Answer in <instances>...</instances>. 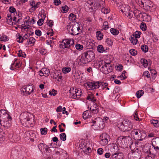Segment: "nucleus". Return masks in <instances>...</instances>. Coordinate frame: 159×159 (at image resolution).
Instances as JSON below:
<instances>
[{"label": "nucleus", "instance_id": "473e14b6", "mask_svg": "<svg viewBox=\"0 0 159 159\" xmlns=\"http://www.w3.org/2000/svg\"><path fill=\"white\" fill-rule=\"evenodd\" d=\"M110 32L113 35H117L119 33L118 30L113 28L111 29Z\"/></svg>", "mask_w": 159, "mask_h": 159}, {"label": "nucleus", "instance_id": "bf43d9fd", "mask_svg": "<svg viewBox=\"0 0 159 159\" xmlns=\"http://www.w3.org/2000/svg\"><path fill=\"white\" fill-rule=\"evenodd\" d=\"M104 152L103 149L102 148H99L97 150L98 154L99 155H102Z\"/></svg>", "mask_w": 159, "mask_h": 159}, {"label": "nucleus", "instance_id": "cd10ccee", "mask_svg": "<svg viewBox=\"0 0 159 159\" xmlns=\"http://www.w3.org/2000/svg\"><path fill=\"white\" fill-rule=\"evenodd\" d=\"M151 123L156 127H159V121L157 120H151Z\"/></svg>", "mask_w": 159, "mask_h": 159}, {"label": "nucleus", "instance_id": "f3484780", "mask_svg": "<svg viewBox=\"0 0 159 159\" xmlns=\"http://www.w3.org/2000/svg\"><path fill=\"white\" fill-rule=\"evenodd\" d=\"M124 155L121 152H116L113 154L111 157V159H123Z\"/></svg>", "mask_w": 159, "mask_h": 159}, {"label": "nucleus", "instance_id": "6e6d98bb", "mask_svg": "<svg viewBox=\"0 0 159 159\" xmlns=\"http://www.w3.org/2000/svg\"><path fill=\"white\" fill-rule=\"evenodd\" d=\"M44 23V19L42 18L39 19L37 23L39 26L42 25Z\"/></svg>", "mask_w": 159, "mask_h": 159}, {"label": "nucleus", "instance_id": "a211bd4d", "mask_svg": "<svg viewBox=\"0 0 159 159\" xmlns=\"http://www.w3.org/2000/svg\"><path fill=\"white\" fill-rule=\"evenodd\" d=\"M119 10L121 11L123 13L127 14V13L128 12V11H130V7L128 5L124 4L121 7L120 9Z\"/></svg>", "mask_w": 159, "mask_h": 159}, {"label": "nucleus", "instance_id": "2f4dec72", "mask_svg": "<svg viewBox=\"0 0 159 159\" xmlns=\"http://www.w3.org/2000/svg\"><path fill=\"white\" fill-rule=\"evenodd\" d=\"M97 83H99L98 84V88L100 87V86H102L103 87V88H105L108 85V84L107 83H104L102 82L101 81H97Z\"/></svg>", "mask_w": 159, "mask_h": 159}, {"label": "nucleus", "instance_id": "6ab92c4d", "mask_svg": "<svg viewBox=\"0 0 159 159\" xmlns=\"http://www.w3.org/2000/svg\"><path fill=\"white\" fill-rule=\"evenodd\" d=\"M39 75L41 76H45L47 77L49 73V70L45 68H44L39 71Z\"/></svg>", "mask_w": 159, "mask_h": 159}, {"label": "nucleus", "instance_id": "09e8293b", "mask_svg": "<svg viewBox=\"0 0 159 159\" xmlns=\"http://www.w3.org/2000/svg\"><path fill=\"white\" fill-rule=\"evenodd\" d=\"M60 138L63 141H64L66 139V135L65 133H62L60 134Z\"/></svg>", "mask_w": 159, "mask_h": 159}, {"label": "nucleus", "instance_id": "423d86ee", "mask_svg": "<svg viewBox=\"0 0 159 159\" xmlns=\"http://www.w3.org/2000/svg\"><path fill=\"white\" fill-rule=\"evenodd\" d=\"M130 134L134 139L139 141L143 140L146 136L143 131L139 129H135L132 130Z\"/></svg>", "mask_w": 159, "mask_h": 159}, {"label": "nucleus", "instance_id": "e433bc0d", "mask_svg": "<svg viewBox=\"0 0 159 159\" xmlns=\"http://www.w3.org/2000/svg\"><path fill=\"white\" fill-rule=\"evenodd\" d=\"M18 56L19 57H22L25 58L26 57V54L24 52H23L21 50H20L19 51L18 53Z\"/></svg>", "mask_w": 159, "mask_h": 159}, {"label": "nucleus", "instance_id": "c85d7f7f", "mask_svg": "<svg viewBox=\"0 0 159 159\" xmlns=\"http://www.w3.org/2000/svg\"><path fill=\"white\" fill-rule=\"evenodd\" d=\"M101 121L102 119L100 118V117L96 118L94 120H92V123L93 124L92 126L94 125H96L98 124H99V122Z\"/></svg>", "mask_w": 159, "mask_h": 159}, {"label": "nucleus", "instance_id": "3c124183", "mask_svg": "<svg viewBox=\"0 0 159 159\" xmlns=\"http://www.w3.org/2000/svg\"><path fill=\"white\" fill-rule=\"evenodd\" d=\"M132 11L130 10V11H128V12L127 13V14L125 13V14L130 19L132 18L133 16L132 13Z\"/></svg>", "mask_w": 159, "mask_h": 159}, {"label": "nucleus", "instance_id": "4be33fe9", "mask_svg": "<svg viewBox=\"0 0 159 159\" xmlns=\"http://www.w3.org/2000/svg\"><path fill=\"white\" fill-rule=\"evenodd\" d=\"M78 91H79V90L77 89H75L74 92L72 93L70 95V96L73 99L79 98L81 96V94H77V93H78Z\"/></svg>", "mask_w": 159, "mask_h": 159}, {"label": "nucleus", "instance_id": "c756f323", "mask_svg": "<svg viewBox=\"0 0 159 159\" xmlns=\"http://www.w3.org/2000/svg\"><path fill=\"white\" fill-rule=\"evenodd\" d=\"M76 15L72 13L70 14L69 16V20L72 21H75L76 20Z\"/></svg>", "mask_w": 159, "mask_h": 159}, {"label": "nucleus", "instance_id": "b1692460", "mask_svg": "<svg viewBox=\"0 0 159 159\" xmlns=\"http://www.w3.org/2000/svg\"><path fill=\"white\" fill-rule=\"evenodd\" d=\"M87 99L89 100L90 101H91V103L94 102L96 101L97 100L96 98L94 97V95L92 93L89 94L88 95L87 97Z\"/></svg>", "mask_w": 159, "mask_h": 159}, {"label": "nucleus", "instance_id": "ea45409f", "mask_svg": "<svg viewBox=\"0 0 159 159\" xmlns=\"http://www.w3.org/2000/svg\"><path fill=\"white\" fill-rule=\"evenodd\" d=\"M141 32L140 31H136L135 32H134L133 34V37L134 38H139L140 36V34H141Z\"/></svg>", "mask_w": 159, "mask_h": 159}, {"label": "nucleus", "instance_id": "864d4df0", "mask_svg": "<svg viewBox=\"0 0 159 159\" xmlns=\"http://www.w3.org/2000/svg\"><path fill=\"white\" fill-rule=\"evenodd\" d=\"M76 49L79 50H82L83 48V46L82 45H80L79 44L77 43L75 46Z\"/></svg>", "mask_w": 159, "mask_h": 159}, {"label": "nucleus", "instance_id": "338daca9", "mask_svg": "<svg viewBox=\"0 0 159 159\" xmlns=\"http://www.w3.org/2000/svg\"><path fill=\"white\" fill-rule=\"evenodd\" d=\"M35 34L37 36H40L41 35V32L39 30H36L35 31Z\"/></svg>", "mask_w": 159, "mask_h": 159}, {"label": "nucleus", "instance_id": "c03bdc74", "mask_svg": "<svg viewBox=\"0 0 159 159\" xmlns=\"http://www.w3.org/2000/svg\"><path fill=\"white\" fill-rule=\"evenodd\" d=\"M40 130L41 133L42 135H44L47 134L48 130L47 128H41Z\"/></svg>", "mask_w": 159, "mask_h": 159}, {"label": "nucleus", "instance_id": "774afa93", "mask_svg": "<svg viewBox=\"0 0 159 159\" xmlns=\"http://www.w3.org/2000/svg\"><path fill=\"white\" fill-rule=\"evenodd\" d=\"M134 156V157H135V159H140V157L139 153L137 152H135L133 154Z\"/></svg>", "mask_w": 159, "mask_h": 159}, {"label": "nucleus", "instance_id": "393cba45", "mask_svg": "<svg viewBox=\"0 0 159 159\" xmlns=\"http://www.w3.org/2000/svg\"><path fill=\"white\" fill-rule=\"evenodd\" d=\"M47 146V145L43 143H40L38 145L39 149L41 152H43L44 149H45Z\"/></svg>", "mask_w": 159, "mask_h": 159}, {"label": "nucleus", "instance_id": "f8f14e48", "mask_svg": "<svg viewBox=\"0 0 159 159\" xmlns=\"http://www.w3.org/2000/svg\"><path fill=\"white\" fill-rule=\"evenodd\" d=\"M9 119H11V117L9 114L7 113L5 110H0V122Z\"/></svg>", "mask_w": 159, "mask_h": 159}, {"label": "nucleus", "instance_id": "72a5a7b5", "mask_svg": "<svg viewBox=\"0 0 159 159\" xmlns=\"http://www.w3.org/2000/svg\"><path fill=\"white\" fill-rule=\"evenodd\" d=\"M45 151H43V152H44V153L46 154L47 155H50L51 152V149H50V148L47 146L46 147L45 149Z\"/></svg>", "mask_w": 159, "mask_h": 159}, {"label": "nucleus", "instance_id": "052dcab7", "mask_svg": "<svg viewBox=\"0 0 159 159\" xmlns=\"http://www.w3.org/2000/svg\"><path fill=\"white\" fill-rule=\"evenodd\" d=\"M9 11L10 12L13 13L16 11V10L13 6H11L9 8Z\"/></svg>", "mask_w": 159, "mask_h": 159}, {"label": "nucleus", "instance_id": "bb28decb", "mask_svg": "<svg viewBox=\"0 0 159 159\" xmlns=\"http://www.w3.org/2000/svg\"><path fill=\"white\" fill-rule=\"evenodd\" d=\"M8 40V38L5 35L3 34L2 35H0V41L6 42Z\"/></svg>", "mask_w": 159, "mask_h": 159}, {"label": "nucleus", "instance_id": "4468645a", "mask_svg": "<svg viewBox=\"0 0 159 159\" xmlns=\"http://www.w3.org/2000/svg\"><path fill=\"white\" fill-rule=\"evenodd\" d=\"M152 146L156 151L159 150V137L154 138L152 140Z\"/></svg>", "mask_w": 159, "mask_h": 159}, {"label": "nucleus", "instance_id": "5701e85b", "mask_svg": "<svg viewBox=\"0 0 159 159\" xmlns=\"http://www.w3.org/2000/svg\"><path fill=\"white\" fill-rule=\"evenodd\" d=\"M97 49L98 52L99 53L106 52H107V49L106 48L105 50L102 45H99L97 47Z\"/></svg>", "mask_w": 159, "mask_h": 159}, {"label": "nucleus", "instance_id": "a19ab883", "mask_svg": "<svg viewBox=\"0 0 159 159\" xmlns=\"http://www.w3.org/2000/svg\"><path fill=\"white\" fill-rule=\"evenodd\" d=\"M144 93V92L143 90H140L136 93V96L138 98H140Z\"/></svg>", "mask_w": 159, "mask_h": 159}, {"label": "nucleus", "instance_id": "ddd939ff", "mask_svg": "<svg viewBox=\"0 0 159 159\" xmlns=\"http://www.w3.org/2000/svg\"><path fill=\"white\" fill-rule=\"evenodd\" d=\"M149 0H144L143 2V4H142L141 7H143V9L146 11H152V6L149 5Z\"/></svg>", "mask_w": 159, "mask_h": 159}, {"label": "nucleus", "instance_id": "a18cd8bd", "mask_svg": "<svg viewBox=\"0 0 159 159\" xmlns=\"http://www.w3.org/2000/svg\"><path fill=\"white\" fill-rule=\"evenodd\" d=\"M140 28L143 31H145L147 29V27L146 24L144 22H142L141 23Z\"/></svg>", "mask_w": 159, "mask_h": 159}, {"label": "nucleus", "instance_id": "f257e3e1", "mask_svg": "<svg viewBox=\"0 0 159 159\" xmlns=\"http://www.w3.org/2000/svg\"><path fill=\"white\" fill-rule=\"evenodd\" d=\"M33 118V115L27 112L22 113L20 116V122L23 125L28 127L34 126Z\"/></svg>", "mask_w": 159, "mask_h": 159}, {"label": "nucleus", "instance_id": "f704fd0d", "mask_svg": "<svg viewBox=\"0 0 159 159\" xmlns=\"http://www.w3.org/2000/svg\"><path fill=\"white\" fill-rule=\"evenodd\" d=\"M30 5L31 6V8L30 9V10H31L32 11H30L31 12H33V11H35V10H34V7H33L34 5H35V1L34 0H31L30 1Z\"/></svg>", "mask_w": 159, "mask_h": 159}, {"label": "nucleus", "instance_id": "13d9d810", "mask_svg": "<svg viewBox=\"0 0 159 159\" xmlns=\"http://www.w3.org/2000/svg\"><path fill=\"white\" fill-rule=\"evenodd\" d=\"M144 0H135L136 3L140 7L142 6V4H143V2Z\"/></svg>", "mask_w": 159, "mask_h": 159}, {"label": "nucleus", "instance_id": "79ce46f5", "mask_svg": "<svg viewBox=\"0 0 159 159\" xmlns=\"http://www.w3.org/2000/svg\"><path fill=\"white\" fill-rule=\"evenodd\" d=\"M35 41V39L33 37H30L29 40H27V44H31L32 43H34Z\"/></svg>", "mask_w": 159, "mask_h": 159}, {"label": "nucleus", "instance_id": "37998d69", "mask_svg": "<svg viewBox=\"0 0 159 159\" xmlns=\"http://www.w3.org/2000/svg\"><path fill=\"white\" fill-rule=\"evenodd\" d=\"M70 68L68 66L63 68L62 70L63 73L65 74L67 73L70 72Z\"/></svg>", "mask_w": 159, "mask_h": 159}, {"label": "nucleus", "instance_id": "412c9836", "mask_svg": "<svg viewBox=\"0 0 159 159\" xmlns=\"http://www.w3.org/2000/svg\"><path fill=\"white\" fill-rule=\"evenodd\" d=\"M93 113L89 110L85 111L83 114V118L84 119L90 118L92 116Z\"/></svg>", "mask_w": 159, "mask_h": 159}, {"label": "nucleus", "instance_id": "dca6fc26", "mask_svg": "<svg viewBox=\"0 0 159 159\" xmlns=\"http://www.w3.org/2000/svg\"><path fill=\"white\" fill-rule=\"evenodd\" d=\"M98 109V107L95 102H92L91 103L90 109L92 113L93 114H97L98 113L99 111Z\"/></svg>", "mask_w": 159, "mask_h": 159}, {"label": "nucleus", "instance_id": "20e7f679", "mask_svg": "<svg viewBox=\"0 0 159 159\" xmlns=\"http://www.w3.org/2000/svg\"><path fill=\"white\" fill-rule=\"evenodd\" d=\"M116 143L118 146L123 148H127L128 146L130 147V145L132 144L131 138L129 136L119 137Z\"/></svg>", "mask_w": 159, "mask_h": 159}, {"label": "nucleus", "instance_id": "a878e982", "mask_svg": "<svg viewBox=\"0 0 159 159\" xmlns=\"http://www.w3.org/2000/svg\"><path fill=\"white\" fill-rule=\"evenodd\" d=\"M96 35L98 40H101L103 38V34L101 32V31H97L96 32Z\"/></svg>", "mask_w": 159, "mask_h": 159}, {"label": "nucleus", "instance_id": "603ef678", "mask_svg": "<svg viewBox=\"0 0 159 159\" xmlns=\"http://www.w3.org/2000/svg\"><path fill=\"white\" fill-rule=\"evenodd\" d=\"M101 11L102 12L105 14H107L110 12V10L105 7H103L102 8Z\"/></svg>", "mask_w": 159, "mask_h": 159}, {"label": "nucleus", "instance_id": "7ed1b4c3", "mask_svg": "<svg viewBox=\"0 0 159 159\" xmlns=\"http://www.w3.org/2000/svg\"><path fill=\"white\" fill-rule=\"evenodd\" d=\"M59 47L60 48L65 49L67 48L71 50V53H74V55L72 56H75L77 54V51L74 50L75 49L74 47V40L70 39H63L60 44Z\"/></svg>", "mask_w": 159, "mask_h": 159}, {"label": "nucleus", "instance_id": "8fccbe9b", "mask_svg": "<svg viewBox=\"0 0 159 159\" xmlns=\"http://www.w3.org/2000/svg\"><path fill=\"white\" fill-rule=\"evenodd\" d=\"M17 61V60L15 62V64H14L15 68H19L21 66V62L20 61Z\"/></svg>", "mask_w": 159, "mask_h": 159}, {"label": "nucleus", "instance_id": "f03ea898", "mask_svg": "<svg viewBox=\"0 0 159 159\" xmlns=\"http://www.w3.org/2000/svg\"><path fill=\"white\" fill-rule=\"evenodd\" d=\"M104 4V2L102 0H89L85 2L84 7L87 10H91L94 11L103 7Z\"/></svg>", "mask_w": 159, "mask_h": 159}, {"label": "nucleus", "instance_id": "7c9ffc66", "mask_svg": "<svg viewBox=\"0 0 159 159\" xmlns=\"http://www.w3.org/2000/svg\"><path fill=\"white\" fill-rule=\"evenodd\" d=\"M130 41L131 43L133 45H136L138 41V40L136 38H134V37H132V36L131 37Z\"/></svg>", "mask_w": 159, "mask_h": 159}, {"label": "nucleus", "instance_id": "9b49d317", "mask_svg": "<svg viewBox=\"0 0 159 159\" xmlns=\"http://www.w3.org/2000/svg\"><path fill=\"white\" fill-rule=\"evenodd\" d=\"M80 30H81L79 24L76 23L72 25L71 30L69 31L71 35H75L79 34L80 33L79 32Z\"/></svg>", "mask_w": 159, "mask_h": 159}, {"label": "nucleus", "instance_id": "5fc2aeb1", "mask_svg": "<svg viewBox=\"0 0 159 159\" xmlns=\"http://www.w3.org/2000/svg\"><path fill=\"white\" fill-rule=\"evenodd\" d=\"M57 91L53 89L52 91H49V94L51 95H52L53 96H55L57 93Z\"/></svg>", "mask_w": 159, "mask_h": 159}, {"label": "nucleus", "instance_id": "0eeeda50", "mask_svg": "<svg viewBox=\"0 0 159 159\" xmlns=\"http://www.w3.org/2000/svg\"><path fill=\"white\" fill-rule=\"evenodd\" d=\"M117 126L120 130L126 132L131 129L133 125L130 121L125 120L122 122H119L117 124Z\"/></svg>", "mask_w": 159, "mask_h": 159}, {"label": "nucleus", "instance_id": "4c0bfd02", "mask_svg": "<svg viewBox=\"0 0 159 159\" xmlns=\"http://www.w3.org/2000/svg\"><path fill=\"white\" fill-rule=\"evenodd\" d=\"M141 48L143 52H148V47L147 45L144 44L142 45Z\"/></svg>", "mask_w": 159, "mask_h": 159}, {"label": "nucleus", "instance_id": "39448f33", "mask_svg": "<svg viewBox=\"0 0 159 159\" xmlns=\"http://www.w3.org/2000/svg\"><path fill=\"white\" fill-rule=\"evenodd\" d=\"M95 58V54L92 51L84 52L80 59V61L83 64H86L91 61Z\"/></svg>", "mask_w": 159, "mask_h": 159}, {"label": "nucleus", "instance_id": "0e129e2a", "mask_svg": "<svg viewBox=\"0 0 159 159\" xmlns=\"http://www.w3.org/2000/svg\"><path fill=\"white\" fill-rule=\"evenodd\" d=\"M47 25L50 27H51L53 25V22L52 20H48Z\"/></svg>", "mask_w": 159, "mask_h": 159}, {"label": "nucleus", "instance_id": "6e6552de", "mask_svg": "<svg viewBox=\"0 0 159 159\" xmlns=\"http://www.w3.org/2000/svg\"><path fill=\"white\" fill-rule=\"evenodd\" d=\"M34 91L33 86L32 85H29L24 86L21 89L22 95H26L30 94Z\"/></svg>", "mask_w": 159, "mask_h": 159}, {"label": "nucleus", "instance_id": "1a4fd4ad", "mask_svg": "<svg viewBox=\"0 0 159 159\" xmlns=\"http://www.w3.org/2000/svg\"><path fill=\"white\" fill-rule=\"evenodd\" d=\"M100 143L102 146H105L107 144L110 140L109 136L106 133H102L100 137Z\"/></svg>", "mask_w": 159, "mask_h": 159}, {"label": "nucleus", "instance_id": "2eb2a0df", "mask_svg": "<svg viewBox=\"0 0 159 159\" xmlns=\"http://www.w3.org/2000/svg\"><path fill=\"white\" fill-rule=\"evenodd\" d=\"M107 63L104 62L102 64L100 65V70L104 74H107L108 73V66Z\"/></svg>", "mask_w": 159, "mask_h": 159}, {"label": "nucleus", "instance_id": "9d476101", "mask_svg": "<svg viewBox=\"0 0 159 159\" xmlns=\"http://www.w3.org/2000/svg\"><path fill=\"white\" fill-rule=\"evenodd\" d=\"M99 83L97 82H88L84 84V86L89 90H93L98 88Z\"/></svg>", "mask_w": 159, "mask_h": 159}, {"label": "nucleus", "instance_id": "69168bd1", "mask_svg": "<svg viewBox=\"0 0 159 159\" xmlns=\"http://www.w3.org/2000/svg\"><path fill=\"white\" fill-rule=\"evenodd\" d=\"M156 134L154 132H151L149 133L148 135V138H152L155 137L156 136Z\"/></svg>", "mask_w": 159, "mask_h": 159}, {"label": "nucleus", "instance_id": "58836bf2", "mask_svg": "<svg viewBox=\"0 0 159 159\" xmlns=\"http://www.w3.org/2000/svg\"><path fill=\"white\" fill-rule=\"evenodd\" d=\"M16 37H17V39H19V40L17 41L19 43L23 42L24 38H23L22 36L20 35V34H18L17 35H16Z\"/></svg>", "mask_w": 159, "mask_h": 159}, {"label": "nucleus", "instance_id": "de8ad7c7", "mask_svg": "<svg viewBox=\"0 0 159 159\" xmlns=\"http://www.w3.org/2000/svg\"><path fill=\"white\" fill-rule=\"evenodd\" d=\"M102 28L104 30H107L109 28L108 27V23L107 21H105L103 24V26Z\"/></svg>", "mask_w": 159, "mask_h": 159}, {"label": "nucleus", "instance_id": "680f3d73", "mask_svg": "<svg viewBox=\"0 0 159 159\" xmlns=\"http://www.w3.org/2000/svg\"><path fill=\"white\" fill-rule=\"evenodd\" d=\"M30 17L29 16H27L24 19V24H26V25H29V20Z\"/></svg>", "mask_w": 159, "mask_h": 159}, {"label": "nucleus", "instance_id": "4d7b16f0", "mask_svg": "<svg viewBox=\"0 0 159 159\" xmlns=\"http://www.w3.org/2000/svg\"><path fill=\"white\" fill-rule=\"evenodd\" d=\"M108 66V73L111 72L113 70V67L111 66V64L110 63H107Z\"/></svg>", "mask_w": 159, "mask_h": 159}, {"label": "nucleus", "instance_id": "e2e57ef3", "mask_svg": "<svg viewBox=\"0 0 159 159\" xmlns=\"http://www.w3.org/2000/svg\"><path fill=\"white\" fill-rule=\"evenodd\" d=\"M143 75L144 76H146L148 78H149L150 77V75L148 71H145L143 73Z\"/></svg>", "mask_w": 159, "mask_h": 159}, {"label": "nucleus", "instance_id": "aec40b11", "mask_svg": "<svg viewBox=\"0 0 159 159\" xmlns=\"http://www.w3.org/2000/svg\"><path fill=\"white\" fill-rule=\"evenodd\" d=\"M0 124L2 126L7 129L11 126V120H10V119L7 120H4L3 122L1 121L0 122Z\"/></svg>", "mask_w": 159, "mask_h": 159}, {"label": "nucleus", "instance_id": "c9c22d12", "mask_svg": "<svg viewBox=\"0 0 159 159\" xmlns=\"http://www.w3.org/2000/svg\"><path fill=\"white\" fill-rule=\"evenodd\" d=\"M140 61L144 67H146L148 66V62L145 59H141Z\"/></svg>", "mask_w": 159, "mask_h": 159}, {"label": "nucleus", "instance_id": "49530a36", "mask_svg": "<svg viewBox=\"0 0 159 159\" xmlns=\"http://www.w3.org/2000/svg\"><path fill=\"white\" fill-rule=\"evenodd\" d=\"M129 53L132 56H135L137 54V51L135 49H131L129 51Z\"/></svg>", "mask_w": 159, "mask_h": 159}]
</instances>
